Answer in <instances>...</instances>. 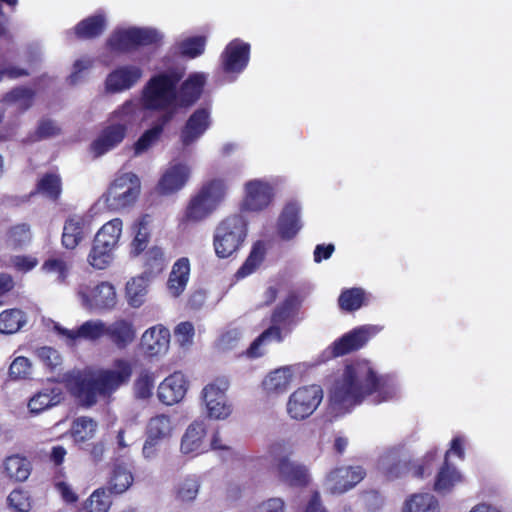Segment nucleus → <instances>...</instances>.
<instances>
[{
	"mask_svg": "<svg viewBox=\"0 0 512 512\" xmlns=\"http://www.w3.org/2000/svg\"><path fill=\"white\" fill-rule=\"evenodd\" d=\"M30 239V226L25 223L15 225L7 232V242L13 247L22 246L28 243Z\"/></svg>",
	"mask_w": 512,
	"mask_h": 512,
	"instance_id": "obj_56",
	"label": "nucleus"
},
{
	"mask_svg": "<svg viewBox=\"0 0 512 512\" xmlns=\"http://www.w3.org/2000/svg\"><path fill=\"white\" fill-rule=\"evenodd\" d=\"M145 266L150 275H157L164 269L165 256L162 248L152 247L146 252Z\"/></svg>",
	"mask_w": 512,
	"mask_h": 512,
	"instance_id": "obj_53",
	"label": "nucleus"
},
{
	"mask_svg": "<svg viewBox=\"0 0 512 512\" xmlns=\"http://www.w3.org/2000/svg\"><path fill=\"white\" fill-rule=\"evenodd\" d=\"M114 251L104 248L94 240L92 249L88 255L89 264L96 269H105L113 260Z\"/></svg>",
	"mask_w": 512,
	"mask_h": 512,
	"instance_id": "obj_49",
	"label": "nucleus"
},
{
	"mask_svg": "<svg viewBox=\"0 0 512 512\" xmlns=\"http://www.w3.org/2000/svg\"><path fill=\"white\" fill-rule=\"evenodd\" d=\"M97 427L95 420L87 416H81L72 422L70 433L75 443H84L94 437Z\"/></svg>",
	"mask_w": 512,
	"mask_h": 512,
	"instance_id": "obj_43",
	"label": "nucleus"
},
{
	"mask_svg": "<svg viewBox=\"0 0 512 512\" xmlns=\"http://www.w3.org/2000/svg\"><path fill=\"white\" fill-rule=\"evenodd\" d=\"M200 481L191 475L181 480L176 488L177 498L182 502L194 501L199 493Z\"/></svg>",
	"mask_w": 512,
	"mask_h": 512,
	"instance_id": "obj_47",
	"label": "nucleus"
},
{
	"mask_svg": "<svg viewBox=\"0 0 512 512\" xmlns=\"http://www.w3.org/2000/svg\"><path fill=\"white\" fill-rule=\"evenodd\" d=\"M170 344V331L161 324L148 328L141 336V348L150 357L165 355Z\"/></svg>",
	"mask_w": 512,
	"mask_h": 512,
	"instance_id": "obj_21",
	"label": "nucleus"
},
{
	"mask_svg": "<svg viewBox=\"0 0 512 512\" xmlns=\"http://www.w3.org/2000/svg\"><path fill=\"white\" fill-rule=\"evenodd\" d=\"M295 369L293 366H283L271 371L262 381V387L267 395L278 396L290 387Z\"/></svg>",
	"mask_w": 512,
	"mask_h": 512,
	"instance_id": "obj_28",
	"label": "nucleus"
},
{
	"mask_svg": "<svg viewBox=\"0 0 512 512\" xmlns=\"http://www.w3.org/2000/svg\"><path fill=\"white\" fill-rule=\"evenodd\" d=\"M126 135L125 125L111 123L101 130L96 139L91 143L90 149L95 157H100L118 147Z\"/></svg>",
	"mask_w": 512,
	"mask_h": 512,
	"instance_id": "obj_22",
	"label": "nucleus"
},
{
	"mask_svg": "<svg viewBox=\"0 0 512 512\" xmlns=\"http://www.w3.org/2000/svg\"><path fill=\"white\" fill-rule=\"evenodd\" d=\"M42 269L48 274H54L56 281L63 283L69 272L67 263L60 258H50L46 260L42 266Z\"/></svg>",
	"mask_w": 512,
	"mask_h": 512,
	"instance_id": "obj_59",
	"label": "nucleus"
},
{
	"mask_svg": "<svg viewBox=\"0 0 512 512\" xmlns=\"http://www.w3.org/2000/svg\"><path fill=\"white\" fill-rule=\"evenodd\" d=\"M206 80L204 73H193L177 87L178 111L190 107L200 98Z\"/></svg>",
	"mask_w": 512,
	"mask_h": 512,
	"instance_id": "obj_26",
	"label": "nucleus"
},
{
	"mask_svg": "<svg viewBox=\"0 0 512 512\" xmlns=\"http://www.w3.org/2000/svg\"><path fill=\"white\" fill-rule=\"evenodd\" d=\"M155 378L152 372L143 370L134 382V394L137 399L146 400L153 394Z\"/></svg>",
	"mask_w": 512,
	"mask_h": 512,
	"instance_id": "obj_50",
	"label": "nucleus"
},
{
	"mask_svg": "<svg viewBox=\"0 0 512 512\" xmlns=\"http://www.w3.org/2000/svg\"><path fill=\"white\" fill-rule=\"evenodd\" d=\"M53 330L67 345L74 346L81 341L95 342L105 336L106 323L99 319L88 320L76 329H67L53 323Z\"/></svg>",
	"mask_w": 512,
	"mask_h": 512,
	"instance_id": "obj_14",
	"label": "nucleus"
},
{
	"mask_svg": "<svg viewBox=\"0 0 512 512\" xmlns=\"http://www.w3.org/2000/svg\"><path fill=\"white\" fill-rule=\"evenodd\" d=\"M293 301L287 299L278 306L272 314V325L266 329L249 347L247 355L252 358L260 357L264 354L261 346L272 341L281 342L283 340L281 326L285 325L292 313Z\"/></svg>",
	"mask_w": 512,
	"mask_h": 512,
	"instance_id": "obj_10",
	"label": "nucleus"
},
{
	"mask_svg": "<svg viewBox=\"0 0 512 512\" xmlns=\"http://www.w3.org/2000/svg\"><path fill=\"white\" fill-rule=\"evenodd\" d=\"M141 189L139 177L132 172L119 174L110 184L103 198L111 211H122L132 207Z\"/></svg>",
	"mask_w": 512,
	"mask_h": 512,
	"instance_id": "obj_7",
	"label": "nucleus"
},
{
	"mask_svg": "<svg viewBox=\"0 0 512 512\" xmlns=\"http://www.w3.org/2000/svg\"><path fill=\"white\" fill-rule=\"evenodd\" d=\"M147 293V283L143 277L131 279L126 285V297L130 306L140 307Z\"/></svg>",
	"mask_w": 512,
	"mask_h": 512,
	"instance_id": "obj_45",
	"label": "nucleus"
},
{
	"mask_svg": "<svg viewBox=\"0 0 512 512\" xmlns=\"http://www.w3.org/2000/svg\"><path fill=\"white\" fill-rule=\"evenodd\" d=\"M194 335L195 329L191 322H181L175 327L174 336L181 347L191 346Z\"/></svg>",
	"mask_w": 512,
	"mask_h": 512,
	"instance_id": "obj_60",
	"label": "nucleus"
},
{
	"mask_svg": "<svg viewBox=\"0 0 512 512\" xmlns=\"http://www.w3.org/2000/svg\"><path fill=\"white\" fill-rule=\"evenodd\" d=\"M402 512H440L439 501L430 493H415L405 500Z\"/></svg>",
	"mask_w": 512,
	"mask_h": 512,
	"instance_id": "obj_39",
	"label": "nucleus"
},
{
	"mask_svg": "<svg viewBox=\"0 0 512 512\" xmlns=\"http://www.w3.org/2000/svg\"><path fill=\"white\" fill-rule=\"evenodd\" d=\"M111 500L104 489L95 490L86 502L87 512H108Z\"/></svg>",
	"mask_w": 512,
	"mask_h": 512,
	"instance_id": "obj_54",
	"label": "nucleus"
},
{
	"mask_svg": "<svg viewBox=\"0 0 512 512\" xmlns=\"http://www.w3.org/2000/svg\"><path fill=\"white\" fill-rule=\"evenodd\" d=\"M401 386L395 376L379 375L367 360L347 363L329 391V407L335 416L349 413L368 397L374 403L396 399Z\"/></svg>",
	"mask_w": 512,
	"mask_h": 512,
	"instance_id": "obj_1",
	"label": "nucleus"
},
{
	"mask_svg": "<svg viewBox=\"0 0 512 512\" xmlns=\"http://www.w3.org/2000/svg\"><path fill=\"white\" fill-rule=\"evenodd\" d=\"M377 469L387 480H395L408 471V463L400 449L391 448L379 457Z\"/></svg>",
	"mask_w": 512,
	"mask_h": 512,
	"instance_id": "obj_24",
	"label": "nucleus"
},
{
	"mask_svg": "<svg viewBox=\"0 0 512 512\" xmlns=\"http://www.w3.org/2000/svg\"><path fill=\"white\" fill-rule=\"evenodd\" d=\"M366 476V470L359 465L340 466L327 473L323 487L326 492L340 495L353 489Z\"/></svg>",
	"mask_w": 512,
	"mask_h": 512,
	"instance_id": "obj_11",
	"label": "nucleus"
},
{
	"mask_svg": "<svg viewBox=\"0 0 512 512\" xmlns=\"http://www.w3.org/2000/svg\"><path fill=\"white\" fill-rule=\"evenodd\" d=\"M106 27V16L99 12L80 21L75 26L74 33L80 39H93L102 35Z\"/></svg>",
	"mask_w": 512,
	"mask_h": 512,
	"instance_id": "obj_34",
	"label": "nucleus"
},
{
	"mask_svg": "<svg viewBox=\"0 0 512 512\" xmlns=\"http://www.w3.org/2000/svg\"><path fill=\"white\" fill-rule=\"evenodd\" d=\"M27 323L26 314L20 309H7L0 313V333L13 334Z\"/></svg>",
	"mask_w": 512,
	"mask_h": 512,
	"instance_id": "obj_42",
	"label": "nucleus"
},
{
	"mask_svg": "<svg viewBox=\"0 0 512 512\" xmlns=\"http://www.w3.org/2000/svg\"><path fill=\"white\" fill-rule=\"evenodd\" d=\"M62 399L63 392L60 387H46L29 400L28 408L31 413L39 414L46 409L58 405Z\"/></svg>",
	"mask_w": 512,
	"mask_h": 512,
	"instance_id": "obj_33",
	"label": "nucleus"
},
{
	"mask_svg": "<svg viewBox=\"0 0 512 512\" xmlns=\"http://www.w3.org/2000/svg\"><path fill=\"white\" fill-rule=\"evenodd\" d=\"M150 223V217L145 215L133 224L132 233L134 237L131 242V251L134 255H138L146 249L151 235Z\"/></svg>",
	"mask_w": 512,
	"mask_h": 512,
	"instance_id": "obj_40",
	"label": "nucleus"
},
{
	"mask_svg": "<svg viewBox=\"0 0 512 512\" xmlns=\"http://www.w3.org/2000/svg\"><path fill=\"white\" fill-rule=\"evenodd\" d=\"M247 236V223L238 214L223 219L216 227L213 237L215 253L219 258H228L237 252Z\"/></svg>",
	"mask_w": 512,
	"mask_h": 512,
	"instance_id": "obj_6",
	"label": "nucleus"
},
{
	"mask_svg": "<svg viewBox=\"0 0 512 512\" xmlns=\"http://www.w3.org/2000/svg\"><path fill=\"white\" fill-rule=\"evenodd\" d=\"M183 71L173 67L153 75L143 86L140 104L144 110L160 112L159 117H169V122L178 113L177 86Z\"/></svg>",
	"mask_w": 512,
	"mask_h": 512,
	"instance_id": "obj_3",
	"label": "nucleus"
},
{
	"mask_svg": "<svg viewBox=\"0 0 512 512\" xmlns=\"http://www.w3.org/2000/svg\"><path fill=\"white\" fill-rule=\"evenodd\" d=\"M206 427L203 422L194 421L185 430L180 443V451L185 455H198L206 451L204 438Z\"/></svg>",
	"mask_w": 512,
	"mask_h": 512,
	"instance_id": "obj_27",
	"label": "nucleus"
},
{
	"mask_svg": "<svg viewBox=\"0 0 512 512\" xmlns=\"http://www.w3.org/2000/svg\"><path fill=\"white\" fill-rule=\"evenodd\" d=\"M323 396V389L319 385L312 384L299 387L288 397L286 412L293 420L307 419L317 410Z\"/></svg>",
	"mask_w": 512,
	"mask_h": 512,
	"instance_id": "obj_9",
	"label": "nucleus"
},
{
	"mask_svg": "<svg viewBox=\"0 0 512 512\" xmlns=\"http://www.w3.org/2000/svg\"><path fill=\"white\" fill-rule=\"evenodd\" d=\"M123 223L119 218H114L105 223L97 232L94 240L104 248L115 250L122 234Z\"/></svg>",
	"mask_w": 512,
	"mask_h": 512,
	"instance_id": "obj_37",
	"label": "nucleus"
},
{
	"mask_svg": "<svg viewBox=\"0 0 512 512\" xmlns=\"http://www.w3.org/2000/svg\"><path fill=\"white\" fill-rule=\"evenodd\" d=\"M36 91L30 87L18 86L7 92L1 101L4 104L15 106L19 111L28 110L34 102Z\"/></svg>",
	"mask_w": 512,
	"mask_h": 512,
	"instance_id": "obj_38",
	"label": "nucleus"
},
{
	"mask_svg": "<svg viewBox=\"0 0 512 512\" xmlns=\"http://www.w3.org/2000/svg\"><path fill=\"white\" fill-rule=\"evenodd\" d=\"M7 502L15 512H29L32 507L28 492L22 489L13 490L7 498Z\"/></svg>",
	"mask_w": 512,
	"mask_h": 512,
	"instance_id": "obj_57",
	"label": "nucleus"
},
{
	"mask_svg": "<svg viewBox=\"0 0 512 512\" xmlns=\"http://www.w3.org/2000/svg\"><path fill=\"white\" fill-rule=\"evenodd\" d=\"M293 445L287 440H278L271 444L269 454L272 458L273 468L278 477L291 486H305L309 482L308 469L301 464L290 460Z\"/></svg>",
	"mask_w": 512,
	"mask_h": 512,
	"instance_id": "obj_5",
	"label": "nucleus"
},
{
	"mask_svg": "<svg viewBox=\"0 0 512 512\" xmlns=\"http://www.w3.org/2000/svg\"><path fill=\"white\" fill-rule=\"evenodd\" d=\"M461 482L462 476L459 471L448 462H444L436 475L433 488L438 494L446 495Z\"/></svg>",
	"mask_w": 512,
	"mask_h": 512,
	"instance_id": "obj_35",
	"label": "nucleus"
},
{
	"mask_svg": "<svg viewBox=\"0 0 512 512\" xmlns=\"http://www.w3.org/2000/svg\"><path fill=\"white\" fill-rule=\"evenodd\" d=\"M174 425L169 415L158 414L151 417L146 426V436L163 442L172 436Z\"/></svg>",
	"mask_w": 512,
	"mask_h": 512,
	"instance_id": "obj_36",
	"label": "nucleus"
},
{
	"mask_svg": "<svg viewBox=\"0 0 512 512\" xmlns=\"http://www.w3.org/2000/svg\"><path fill=\"white\" fill-rule=\"evenodd\" d=\"M93 65V59L89 57H83L75 61L73 65V71L68 77V81L71 85L80 83L84 77V73L87 72Z\"/></svg>",
	"mask_w": 512,
	"mask_h": 512,
	"instance_id": "obj_61",
	"label": "nucleus"
},
{
	"mask_svg": "<svg viewBox=\"0 0 512 512\" xmlns=\"http://www.w3.org/2000/svg\"><path fill=\"white\" fill-rule=\"evenodd\" d=\"M382 329L383 327L379 325H364L344 334L333 343V355L342 356L362 348L371 337L378 334Z\"/></svg>",
	"mask_w": 512,
	"mask_h": 512,
	"instance_id": "obj_16",
	"label": "nucleus"
},
{
	"mask_svg": "<svg viewBox=\"0 0 512 512\" xmlns=\"http://www.w3.org/2000/svg\"><path fill=\"white\" fill-rule=\"evenodd\" d=\"M133 483V476L130 470L122 465H117L109 481L108 489L115 494L125 492Z\"/></svg>",
	"mask_w": 512,
	"mask_h": 512,
	"instance_id": "obj_46",
	"label": "nucleus"
},
{
	"mask_svg": "<svg viewBox=\"0 0 512 512\" xmlns=\"http://www.w3.org/2000/svg\"><path fill=\"white\" fill-rule=\"evenodd\" d=\"M163 37L159 30L151 27L119 28L109 36L107 46L112 51L125 53L141 46L159 43Z\"/></svg>",
	"mask_w": 512,
	"mask_h": 512,
	"instance_id": "obj_8",
	"label": "nucleus"
},
{
	"mask_svg": "<svg viewBox=\"0 0 512 512\" xmlns=\"http://www.w3.org/2000/svg\"><path fill=\"white\" fill-rule=\"evenodd\" d=\"M139 104L134 100L125 101L120 107H118L110 116L112 124H122L128 126L135 123L139 117Z\"/></svg>",
	"mask_w": 512,
	"mask_h": 512,
	"instance_id": "obj_44",
	"label": "nucleus"
},
{
	"mask_svg": "<svg viewBox=\"0 0 512 512\" xmlns=\"http://www.w3.org/2000/svg\"><path fill=\"white\" fill-rule=\"evenodd\" d=\"M169 117H158L151 128L144 131L139 139L133 145V153L138 157L147 152L160 139L164 128L169 124Z\"/></svg>",
	"mask_w": 512,
	"mask_h": 512,
	"instance_id": "obj_32",
	"label": "nucleus"
},
{
	"mask_svg": "<svg viewBox=\"0 0 512 512\" xmlns=\"http://www.w3.org/2000/svg\"><path fill=\"white\" fill-rule=\"evenodd\" d=\"M3 466L6 476L19 482L25 481L31 472L30 462L19 455L7 457Z\"/></svg>",
	"mask_w": 512,
	"mask_h": 512,
	"instance_id": "obj_41",
	"label": "nucleus"
},
{
	"mask_svg": "<svg viewBox=\"0 0 512 512\" xmlns=\"http://www.w3.org/2000/svg\"><path fill=\"white\" fill-rule=\"evenodd\" d=\"M31 374V362L28 358L16 357L9 366L8 375L13 381L26 379Z\"/></svg>",
	"mask_w": 512,
	"mask_h": 512,
	"instance_id": "obj_58",
	"label": "nucleus"
},
{
	"mask_svg": "<svg viewBox=\"0 0 512 512\" xmlns=\"http://www.w3.org/2000/svg\"><path fill=\"white\" fill-rule=\"evenodd\" d=\"M89 232L88 221L83 216L73 215L64 223L62 244L66 249H74Z\"/></svg>",
	"mask_w": 512,
	"mask_h": 512,
	"instance_id": "obj_29",
	"label": "nucleus"
},
{
	"mask_svg": "<svg viewBox=\"0 0 512 512\" xmlns=\"http://www.w3.org/2000/svg\"><path fill=\"white\" fill-rule=\"evenodd\" d=\"M363 295V290L359 288L343 291L339 297V305L343 310H357L362 305Z\"/></svg>",
	"mask_w": 512,
	"mask_h": 512,
	"instance_id": "obj_55",
	"label": "nucleus"
},
{
	"mask_svg": "<svg viewBox=\"0 0 512 512\" xmlns=\"http://www.w3.org/2000/svg\"><path fill=\"white\" fill-rule=\"evenodd\" d=\"M105 335L117 348L123 349L134 341L136 330L132 321L121 318L106 325Z\"/></svg>",
	"mask_w": 512,
	"mask_h": 512,
	"instance_id": "obj_31",
	"label": "nucleus"
},
{
	"mask_svg": "<svg viewBox=\"0 0 512 512\" xmlns=\"http://www.w3.org/2000/svg\"><path fill=\"white\" fill-rule=\"evenodd\" d=\"M274 192L272 186L261 179L250 180L245 184L243 207L252 212L266 209L272 202Z\"/></svg>",
	"mask_w": 512,
	"mask_h": 512,
	"instance_id": "obj_17",
	"label": "nucleus"
},
{
	"mask_svg": "<svg viewBox=\"0 0 512 512\" xmlns=\"http://www.w3.org/2000/svg\"><path fill=\"white\" fill-rule=\"evenodd\" d=\"M190 173L191 170L187 164L171 163L158 181V193L165 196L177 193L187 184Z\"/></svg>",
	"mask_w": 512,
	"mask_h": 512,
	"instance_id": "obj_19",
	"label": "nucleus"
},
{
	"mask_svg": "<svg viewBox=\"0 0 512 512\" xmlns=\"http://www.w3.org/2000/svg\"><path fill=\"white\" fill-rule=\"evenodd\" d=\"M77 295L84 308L93 310L111 309L116 305V291L112 284L101 282L95 286L80 284Z\"/></svg>",
	"mask_w": 512,
	"mask_h": 512,
	"instance_id": "obj_13",
	"label": "nucleus"
},
{
	"mask_svg": "<svg viewBox=\"0 0 512 512\" xmlns=\"http://www.w3.org/2000/svg\"><path fill=\"white\" fill-rule=\"evenodd\" d=\"M250 58V45L240 39L232 40L221 55V62L225 72L241 73L247 66Z\"/></svg>",
	"mask_w": 512,
	"mask_h": 512,
	"instance_id": "obj_20",
	"label": "nucleus"
},
{
	"mask_svg": "<svg viewBox=\"0 0 512 512\" xmlns=\"http://www.w3.org/2000/svg\"><path fill=\"white\" fill-rule=\"evenodd\" d=\"M37 356L47 367L55 369L61 364V356L57 350L51 347L37 349Z\"/></svg>",
	"mask_w": 512,
	"mask_h": 512,
	"instance_id": "obj_62",
	"label": "nucleus"
},
{
	"mask_svg": "<svg viewBox=\"0 0 512 512\" xmlns=\"http://www.w3.org/2000/svg\"><path fill=\"white\" fill-rule=\"evenodd\" d=\"M285 503L281 498L274 497L261 502L254 512H284Z\"/></svg>",
	"mask_w": 512,
	"mask_h": 512,
	"instance_id": "obj_64",
	"label": "nucleus"
},
{
	"mask_svg": "<svg viewBox=\"0 0 512 512\" xmlns=\"http://www.w3.org/2000/svg\"><path fill=\"white\" fill-rule=\"evenodd\" d=\"M211 124V108L200 107L196 109L181 130L180 140L182 145L188 147L195 143L210 128Z\"/></svg>",
	"mask_w": 512,
	"mask_h": 512,
	"instance_id": "obj_18",
	"label": "nucleus"
},
{
	"mask_svg": "<svg viewBox=\"0 0 512 512\" xmlns=\"http://www.w3.org/2000/svg\"><path fill=\"white\" fill-rule=\"evenodd\" d=\"M142 67L134 64L121 65L112 70L105 79V90L108 93H121L132 89L142 79Z\"/></svg>",
	"mask_w": 512,
	"mask_h": 512,
	"instance_id": "obj_15",
	"label": "nucleus"
},
{
	"mask_svg": "<svg viewBox=\"0 0 512 512\" xmlns=\"http://www.w3.org/2000/svg\"><path fill=\"white\" fill-rule=\"evenodd\" d=\"M265 255V247L262 243L258 242L253 246V249L245 261V263L242 265V267L238 270L237 276L238 277H245L249 274H251L256 267L259 266V264L262 262Z\"/></svg>",
	"mask_w": 512,
	"mask_h": 512,
	"instance_id": "obj_51",
	"label": "nucleus"
},
{
	"mask_svg": "<svg viewBox=\"0 0 512 512\" xmlns=\"http://www.w3.org/2000/svg\"><path fill=\"white\" fill-rule=\"evenodd\" d=\"M301 228V206L296 201L288 202L278 219V233L282 239L290 240L297 235Z\"/></svg>",
	"mask_w": 512,
	"mask_h": 512,
	"instance_id": "obj_25",
	"label": "nucleus"
},
{
	"mask_svg": "<svg viewBox=\"0 0 512 512\" xmlns=\"http://www.w3.org/2000/svg\"><path fill=\"white\" fill-rule=\"evenodd\" d=\"M40 193L56 200L61 193V179L56 174H46L38 183Z\"/></svg>",
	"mask_w": 512,
	"mask_h": 512,
	"instance_id": "obj_52",
	"label": "nucleus"
},
{
	"mask_svg": "<svg viewBox=\"0 0 512 512\" xmlns=\"http://www.w3.org/2000/svg\"><path fill=\"white\" fill-rule=\"evenodd\" d=\"M227 186L221 179L204 183L190 198L183 215L186 223H199L210 217L221 205Z\"/></svg>",
	"mask_w": 512,
	"mask_h": 512,
	"instance_id": "obj_4",
	"label": "nucleus"
},
{
	"mask_svg": "<svg viewBox=\"0 0 512 512\" xmlns=\"http://www.w3.org/2000/svg\"><path fill=\"white\" fill-rule=\"evenodd\" d=\"M187 392V380L181 372L166 377L158 387V398L165 405L179 403Z\"/></svg>",
	"mask_w": 512,
	"mask_h": 512,
	"instance_id": "obj_23",
	"label": "nucleus"
},
{
	"mask_svg": "<svg viewBox=\"0 0 512 512\" xmlns=\"http://www.w3.org/2000/svg\"><path fill=\"white\" fill-rule=\"evenodd\" d=\"M131 375L130 362L119 359L115 361L113 368L100 370L93 376L80 372L68 375L66 387L81 405L90 407L96 403L98 395H110L121 385L128 383Z\"/></svg>",
	"mask_w": 512,
	"mask_h": 512,
	"instance_id": "obj_2",
	"label": "nucleus"
},
{
	"mask_svg": "<svg viewBox=\"0 0 512 512\" xmlns=\"http://www.w3.org/2000/svg\"><path fill=\"white\" fill-rule=\"evenodd\" d=\"M190 278V261L179 258L172 266L167 280V290L172 297H179L187 287Z\"/></svg>",
	"mask_w": 512,
	"mask_h": 512,
	"instance_id": "obj_30",
	"label": "nucleus"
},
{
	"mask_svg": "<svg viewBox=\"0 0 512 512\" xmlns=\"http://www.w3.org/2000/svg\"><path fill=\"white\" fill-rule=\"evenodd\" d=\"M206 38L203 36H194L186 38L177 43L176 48L180 54L189 58L200 56L205 49Z\"/></svg>",
	"mask_w": 512,
	"mask_h": 512,
	"instance_id": "obj_48",
	"label": "nucleus"
},
{
	"mask_svg": "<svg viewBox=\"0 0 512 512\" xmlns=\"http://www.w3.org/2000/svg\"><path fill=\"white\" fill-rule=\"evenodd\" d=\"M229 387L227 378H217L203 389V399L210 418L223 420L232 412L231 404L226 397Z\"/></svg>",
	"mask_w": 512,
	"mask_h": 512,
	"instance_id": "obj_12",
	"label": "nucleus"
},
{
	"mask_svg": "<svg viewBox=\"0 0 512 512\" xmlns=\"http://www.w3.org/2000/svg\"><path fill=\"white\" fill-rule=\"evenodd\" d=\"M241 332L238 329H230L223 333L218 340V347L222 351L231 350L236 347L241 339Z\"/></svg>",
	"mask_w": 512,
	"mask_h": 512,
	"instance_id": "obj_63",
	"label": "nucleus"
}]
</instances>
